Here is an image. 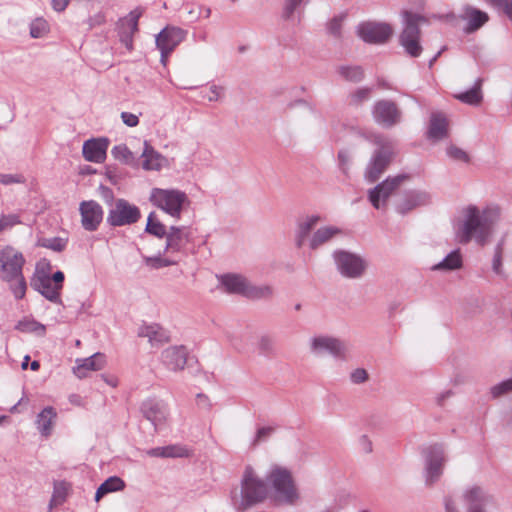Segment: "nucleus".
<instances>
[{
    "instance_id": "58",
    "label": "nucleus",
    "mask_w": 512,
    "mask_h": 512,
    "mask_svg": "<svg viewBox=\"0 0 512 512\" xmlns=\"http://www.w3.org/2000/svg\"><path fill=\"white\" fill-rule=\"evenodd\" d=\"M220 93H221V89L216 87V86H212L210 88V94L208 95V99L210 101H216L219 99L220 97Z\"/></svg>"
},
{
    "instance_id": "35",
    "label": "nucleus",
    "mask_w": 512,
    "mask_h": 512,
    "mask_svg": "<svg viewBox=\"0 0 512 512\" xmlns=\"http://www.w3.org/2000/svg\"><path fill=\"white\" fill-rule=\"evenodd\" d=\"M462 265V258L459 251H453L447 257L434 266L437 270H455L460 268Z\"/></svg>"
},
{
    "instance_id": "59",
    "label": "nucleus",
    "mask_w": 512,
    "mask_h": 512,
    "mask_svg": "<svg viewBox=\"0 0 512 512\" xmlns=\"http://www.w3.org/2000/svg\"><path fill=\"white\" fill-rule=\"evenodd\" d=\"M271 432H272V428H270V427H263V428L259 429L257 432L256 441H260L263 438L269 436L271 434Z\"/></svg>"
},
{
    "instance_id": "33",
    "label": "nucleus",
    "mask_w": 512,
    "mask_h": 512,
    "mask_svg": "<svg viewBox=\"0 0 512 512\" xmlns=\"http://www.w3.org/2000/svg\"><path fill=\"white\" fill-rule=\"evenodd\" d=\"M339 233L340 230L332 226L320 228L314 233L310 241V247L316 249Z\"/></svg>"
},
{
    "instance_id": "41",
    "label": "nucleus",
    "mask_w": 512,
    "mask_h": 512,
    "mask_svg": "<svg viewBox=\"0 0 512 512\" xmlns=\"http://www.w3.org/2000/svg\"><path fill=\"white\" fill-rule=\"evenodd\" d=\"M339 73L350 81H359L363 76V72L359 67H341Z\"/></svg>"
},
{
    "instance_id": "28",
    "label": "nucleus",
    "mask_w": 512,
    "mask_h": 512,
    "mask_svg": "<svg viewBox=\"0 0 512 512\" xmlns=\"http://www.w3.org/2000/svg\"><path fill=\"white\" fill-rule=\"evenodd\" d=\"M142 158V166L145 170H159L164 161V158L147 143H145Z\"/></svg>"
},
{
    "instance_id": "3",
    "label": "nucleus",
    "mask_w": 512,
    "mask_h": 512,
    "mask_svg": "<svg viewBox=\"0 0 512 512\" xmlns=\"http://www.w3.org/2000/svg\"><path fill=\"white\" fill-rule=\"evenodd\" d=\"M51 264L46 259L40 260L35 269V273L31 278V287L41 293L46 299L57 302L63 288L64 273L62 271L55 272L52 276Z\"/></svg>"
},
{
    "instance_id": "31",
    "label": "nucleus",
    "mask_w": 512,
    "mask_h": 512,
    "mask_svg": "<svg viewBox=\"0 0 512 512\" xmlns=\"http://www.w3.org/2000/svg\"><path fill=\"white\" fill-rule=\"evenodd\" d=\"M147 455L151 457H184L188 455V451L182 446L170 445L150 449L147 451Z\"/></svg>"
},
{
    "instance_id": "25",
    "label": "nucleus",
    "mask_w": 512,
    "mask_h": 512,
    "mask_svg": "<svg viewBox=\"0 0 512 512\" xmlns=\"http://www.w3.org/2000/svg\"><path fill=\"white\" fill-rule=\"evenodd\" d=\"M190 232L187 228L172 227L167 234V248L180 251L189 242Z\"/></svg>"
},
{
    "instance_id": "12",
    "label": "nucleus",
    "mask_w": 512,
    "mask_h": 512,
    "mask_svg": "<svg viewBox=\"0 0 512 512\" xmlns=\"http://www.w3.org/2000/svg\"><path fill=\"white\" fill-rule=\"evenodd\" d=\"M358 34L365 42L380 44L392 36L393 29L386 23L367 22L359 26Z\"/></svg>"
},
{
    "instance_id": "21",
    "label": "nucleus",
    "mask_w": 512,
    "mask_h": 512,
    "mask_svg": "<svg viewBox=\"0 0 512 512\" xmlns=\"http://www.w3.org/2000/svg\"><path fill=\"white\" fill-rule=\"evenodd\" d=\"M460 18L466 21L464 31L467 34L475 32L489 20L487 13L472 7L465 8Z\"/></svg>"
},
{
    "instance_id": "60",
    "label": "nucleus",
    "mask_w": 512,
    "mask_h": 512,
    "mask_svg": "<svg viewBox=\"0 0 512 512\" xmlns=\"http://www.w3.org/2000/svg\"><path fill=\"white\" fill-rule=\"evenodd\" d=\"M419 204H420V201H416V200H415V201H414V203H413V204H411V205L400 204V205H399V210H400V212L404 213V212H406V211L411 210L413 207H415V206H417V205H419Z\"/></svg>"
},
{
    "instance_id": "2",
    "label": "nucleus",
    "mask_w": 512,
    "mask_h": 512,
    "mask_svg": "<svg viewBox=\"0 0 512 512\" xmlns=\"http://www.w3.org/2000/svg\"><path fill=\"white\" fill-rule=\"evenodd\" d=\"M268 496L269 490L265 481L251 466H247L241 478L240 498L234 500L235 508L240 512L246 511L263 503Z\"/></svg>"
},
{
    "instance_id": "32",
    "label": "nucleus",
    "mask_w": 512,
    "mask_h": 512,
    "mask_svg": "<svg viewBox=\"0 0 512 512\" xmlns=\"http://www.w3.org/2000/svg\"><path fill=\"white\" fill-rule=\"evenodd\" d=\"M318 222V216H308L301 222H299L296 235L297 246L301 247L304 244L306 238L308 237V235L314 229Z\"/></svg>"
},
{
    "instance_id": "47",
    "label": "nucleus",
    "mask_w": 512,
    "mask_h": 512,
    "mask_svg": "<svg viewBox=\"0 0 512 512\" xmlns=\"http://www.w3.org/2000/svg\"><path fill=\"white\" fill-rule=\"evenodd\" d=\"M112 155L116 159L122 160V161H125V162H128L131 159V156H132L131 152L129 151V149L125 145L115 146L112 149Z\"/></svg>"
},
{
    "instance_id": "52",
    "label": "nucleus",
    "mask_w": 512,
    "mask_h": 512,
    "mask_svg": "<svg viewBox=\"0 0 512 512\" xmlns=\"http://www.w3.org/2000/svg\"><path fill=\"white\" fill-rule=\"evenodd\" d=\"M367 378H368V374H367L366 370H364V369H356L351 374V379L354 383H362V382L366 381Z\"/></svg>"
},
{
    "instance_id": "5",
    "label": "nucleus",
    "mask_w": 512,
    "mask_h": 512,
    "mask_svg": "<svg viewBox=\"0 0 512 512\" xmlns=\"http://www.w3.org/2000/svg\"><path fill=\"white\" fill-rule=\"evenodd\" d=\"M151 203L170 214L179 217L183 206L186 204L187 196L177 189L153 188L150 194Z\"/></svg>"
},
{
    "instance_id": "51",
    "label": "nucleus",
    "mask_w": 512,
    "mask_h": 512,
    "mask_svg": "<svg viewBox=\"0 0 512 512\" xmlns=\"http://www.w3.org/2000/svg\"><path fill=\"white\" fill-rule=\"evenodd\" d=\"M302 2V0H285L284 4V16L286 18L290 17L297 6Z\"/></svg>"
},
{
    "instance_id": "7",
    "label": "nucleus",
    "mask_w": 512,
    "mask_h": 512,
    "mask_svg": "<svg viewBox=\"0 0 512 512\" xmlns=\"http://www.w3.org/2000/svg\"><path fill=\"white\" fill-rule=\"evenodd\" d=\"M0 278L6 282H13L14 278L23 276L22 269L25 259L21 252L11 246L0 251Z\"/></svg>"
},
{
    "instance_id": "30",
    "label": "nucleus",
    "mask_w": 512,
    "mask_h": 512,
    "mask_svg": "<svg viewBox=\"0 0 512 512\" xmlns=\"http://www.w3.org/2000/svg\"><path fill=\"white\" fill-rule=\"evenodd\" d=\"M139 336L147 337L153 344H161L168 341L166 331L158 325L144 326L139 331Z\"/></svg>"
},
{
    "instance_id": "1",
    "label": "nucleus",
    "mask_w": 512,
    "mask_h": 512,
    "mask_svg": "<svg viewBox=\"0 0 512 512\" xmlns=\"http://www.w3.org/2000/svg\"><path fill=\"white\" fill-rule=\"evenodd\" d=\"M499 218L500 208L496 205H489L483 209L474 205L467 206L463 210V220L456 231L457 240L466 244L474 239L483 245Z\"/></svg>"
},
{
    "instance_id": "15",
    "label": "nucleus",
    "mask_w": 512,
    "mask_h": 512,
    "mask_svg": "<svg viewBox=\"0 0 512 512\" xmlns=\"http://www.w3.org/2000/svg\"><path fill=\"white\" fill-rule=\"evenodd\" d=\"M81 223L85 230L95 231L103 219V209L96 201H83L79 207Z\"/></svg>"
},
{
    "instance_id": "45",
    "label": "nucleus",
    "mask_w": 512,
    "mask_h": 512,
    "mask_svg": "<svg viewBox=\"0 0 512 512\" xmlns=\"http://www.w3.org/2000/svg\"><path fill=\"white\" fill-rule=\"evenodd\" d=\"M19 327L24 332H36L40 335L45 333V327L34 321L20 322Z\"/></svg>"
},
{
    "instance_id": "48",
    "label": "nucleus",
    "mask_w": 512,
    "mask_h": 512,
    "mask_svg": "<svg viewBox=\"0 0 512 512\" xmlns=\"http://www.w3.org/2000/svg\"><path fill=\"white\" fill-rule=\"evenodd\" d=\"M491 5L502 8L505 14L512 20V0H486Z\"/></svg>"
},
{
    "instance_id": "63",
    "label": "nucleus",
    "mask_w": 512,
    "mask_h": 512,
    "mask_svg": "<svg viewBox=\"0 0 512 512\" xmlns=\"http://www.w3.org/2000/svg\"><path fill=\"white\" fill-rule=\"evenodd\" d=\"M30 367H31V369H32L33 371H37V370L39 369V367H40V364H39V362H38V361H33V362L31 363Z\"/></svg>"
},
{
    "instance_id": "18",
    "label": "nucleus",
    "mask_w": 512,
    "mask_h": 512,
    "mask_svg": "<svg viewBox=\"0 0 512 512\" xmlns=\"http://www.w3.org/2000/svg\"><path fill=\"white\" fill-rule=\"evenodd\" d=\"M373 116L377 123L390 127L399 121L400 113L393 102L379 101L374 107Z\"/></svg>"
},
{
    "instance_id": "27",
    "label": "nucleus",
    "mask_w": 512,
    "mask_h": 512,
    "mask_svg": "<svg viewBox=\"0 0 512 512\" xmlns=\"http://www.w3.org/2000/svg\"><path fill=\"white\" fill-rule=\"evenodd\" d=\"M57 417V412L53 407L44 408L37 416V428L43 436H49L53 430V425Z\"/></svg>"
},
{
    "instance_id": "37",
    "label": "nucleus",
    "mask_w": 512,
    "mask_h": 512,
    "mask_svg": "<svg viewBox=\"0 0 512 512\" xmlns=\"http://www.w3.org/2000/svg\"><path fill=\"white\" fill-rule=\"evenodd\" d=\"M143 14L142 8H136L131 11L127 17L122 20V25L126 26L129 30L130 35L138 31V21Z\"/></svg>"
},
{
    "instance_id": "57",
    "label": "nucleus",
    "mask_w": 512,
    "mask_h": 512,
    "mask_svg": "<svg viewBox=\"0 0 512 512\" xmlns=\"http://www.w3.org/2000/svg\"><path fill=\"white\" fill-rule=\"evenodd\" d=\"M16 182H20V180L15 176L9 174H0V183L8 185Z\"/></svg>"
},
{
    "instance_id": "53",
    "label": "nucleus",
    "mask_w": 512,
    "mask_h": 512,
    "mask_svg": "<svg viewBox=\"0 0 512 512\" xmlns=\"http://www.w3.org/2000/svg\"><path fill=\"white\" fill-rule=\"evenodd\" d=\"M370 97L369 89H360L353 95V102L355 104L361 103L363 100H366Z\"/></svg>"
},
{
    "instance_id": "29",
    "label": "nucleus",
    "mask_w": 512,
    "mask_h": 512,
    "mask_svg": "<svg viewBox=\"0 0 512 512\" xmlns=\"http://www.w3.org/2000/svg\"><path fill=\"white\" fill-rule=\"evenodd\" d=\"M124 487L125 483L121 478L117 476L109 477L98 487L95 494V500L98 502L106 494L121 491L124 489Z\"/></svg>"
},
{
    "instance_id": "26",
    "label": "nucleus",
    "mask_w": 512,
    "mask_h": 512,
    "mask_svg": "<svg viewBox=\"0 0 512 512\" xmlns=\"http://www.w3.org/2000/svg\"><path fill=\"white\" fill-rule=\"evenodd\" d=\"M448 135V121L446 117L441 114H433L430 120L428 130V137L433 140H440Z\"/></svg>"
},
{
    "instance_id": "8",
    "label": "nucleus",
    "mask_w": 512,
    "mask_h": 512,
    "mask_svg": "<svg viewBox=\"0 0 512 512\" xmlns=\"http://www.w3.org/2000/svg\"><path fill=\"white\" fill-rule=\"evenodd\" d=\"M222 284L229 293L243 294L248 298L258 299L271 295L272 291L269 287L251 286L245 278L239 275H224L221 278Z\"/></svg>"
},
{
    "instance_id": "24",
    "label": "nucleus",
    "mask_w": 512,
    "mask_h": 512,
    "mask_svg": "<svg viewBox=\"0 0 512 512\" xmlns=\"http://www.w3.org/2000/svg\"><path fill=\"white\" fill-rule=\"evenodd\" d=\"M444 463L443 453L438 448H432L427 459V480L434 482L442 473Z\"/></svg>"
},
{
    "instance_id": "11",
    "label": "nucleus",
    "mask_w": 512,
    "mask_h": 512,
    "mask_svg": "<svg viewBox=\"0 0 512 512\" xmlns=\"http://www.w3.org/2000/svg\"><path fill=\"white\" fill-rule=\"evenodd\" d=\"M185 32L176 27L164 28L156 38L157 48L161 52V62L165 65L168 56L184 40Z\"/></svg>"
},
{
    "instance_id": "54",
    "label": "nucleus",
    "mask_w": 512,
    "mask_h": 512,
    "mask_svg": "<svg viewBox=\"0 0 512 512\" xmlns=\"http://www.w3.org/2000/svg\"><path fill=\"white\" fill-rule=\"evenodd\" d=\"M341 23H342V18H334L330 23H329V26H328V29H329V32L334 35V36H337L339 35V32H340V28H341Z\"/></svg>"
},
{
    "instance_id": "64",
    "label": "nucleus",
    "mask_w": 512,
    "mask_h": 512,
    "mask_svg": "<svg viewBox=\"0 0 512 512\" xmlns=\"http://www.w3.org/2000/svg\"><path fill=\"white\" fill-rule=\"evenodd\" d=\"M96 18H97V21H96V22H97L98 24H101V23H103V22H104V16H103V15H97V16H96Z\"/></svg>"
},
{
    "instance_id": "56",
    "label": "nucleus",
    "mask_w": 512,
    "mask_h": 512,
    "mask_svg": "<svg viewBox=\"0 0 512 512\" xmlns=\"http://www.w3.org/2000/svg\"><path fill=\"white\" fill-rule=\"evenodd\" d=\"M69 4V0H52V7L57 12H62Z\"/></svg>"
},
{
    "instance_id": "42",
    "label": "nucleus",
    "mask_w": 512,
    "mask_h": 512,
    "mask_svg": "<svg viewBox=\"0 0 512 512\" xmlns=\"http://www.w3.org/2000/svg\"><path fill=\"white\" fill-rule=\"evenodd\" d=\"M40 246L56 252H61L66 247V241L61 238L43 239L40 241Z\"/></svg>"
},
{
    "instance_id": "20",
    "label": "nucleus",
    "mask_w": 512,
    "mask_h": 512,
    "mask_svg": "<svg viewBox=\"0 0 512 512\" xmlns=\"http://www.w3.org/2000/svg\"><path fill=\"white\" fill-rule=\"evenodd\" d=\"M162 362L171 371L182 370L187 362V351L182 346L167 348L162 353Z\"/></svg>"
},
{
    "instance_id": "16",
    "label": "nucleus",
    "mask_w": 512,
    "mask_h": 512,
    "mask_svg": "<svg viewBox=\"0 0 512 512\" xmlns=\"http://www.w3.org/2000/svg\"><path fill=\"white\" fill-rule=\"evenodd\" d=\"M408 179L406 175H398L393 178L386 179L383 183L370 191L369 199L372 205L380 208V200L383 202L404 182Z\"/></svg>"
},
{
    "instance_id": "39",
    "label": "nucleus",
    "mask_w": 512,
    "mask_h": 512,
    "mask_svg": "<svg viewBox=\"0 0 512 512\" xmlns=\"http://www.w3.org/2000/svg\"><path fill=\"white\" fill-rule=\"evenodd\" d=\"M49 31V24L43 18H37L31 23L30 35L33 38H40L46 35Z\"/></svg>"
},
{
    "instance_id": "14",
    "label": "nucleus",
    "mask_w": 512,
    "mask_h": 512,
    "mask_svg": "<svg viewBox=\"0 0 512 512\" xmlns=\"http://www.w3.org/2000/svg\"><path fill=\"white\" fill-rule=\"evenodd\" d=\"M464 498L468 504V512H484L483 506L489 501V496L479 487H472L467 490ZM445 511L458 512L451 497L445 499Z\"/></svg>"
},
{
    "instance_id": "34",
    "label": "nucleus",
    "mask_w": 512,
    "mask_h": 512,
    "mask_svg": "<svg viewBox=\"0 0 512 512\" xmlns=\"http://www.w3.org/2000/svg\"><path fill=\"white\" fill-rule=\"evenodd\" d=\"M70 489L71 485L69 483L65 481L56 482L54 484V490L49 504L50 509L63 504L69 494Z\"/></svg>"
},
{
    "instance_id": "10",
    "label": "nucleus",
    "mask_w": 512,
    "mask_h": 512,
    "mask_svg": "<svg viewBox=\"0 0 512 512\" xmlns=\"http://www.w3.org/2000/svg\"><path fill=\"white\" fill-rule=\"evenodd\" d=\"M376 143L379 144L382 149L375 154L367 168L366 178L370 182H375L381 176L389 165L392 157V146L390 142L378 138Z\"/></svg>"
},
{
    "instance_id": "49",
    "label": "nucleus",
    "mask_w": 512,
    "mask_h": 512,
    "mask_svg": "<svg viewBox=\"0 0 512 512\" xmlns=\"http://www.w3.org/2000/svg\"><path fill=\"white\" fill-rule=\"evenodd\" d=\"M447 153L450 157H452L456 160L463 161V162L469 161L468 154L458 147H455V146L449 147L447 150Z\"/></svg>"
},
{
    "instance_id": "46",
    "label": "nucleus",
    "mask_w": 512,
    "mask_h": 512,
    "mask_svg": "<svg viewBox=\"0 0 512 512\" xmlns=\"http://www.w3.org/2000/svg\"><path fill=\"white\" fill-rule=\"evenodd\" d=\"M145 262L149 267L155 268V269H158L161 267H166V266L173 265L176 263V261H174V260H168V259H164L161 257L146 258Z\"/></svg>"
},
{
    "instance_id": "55",
    "label": "nucleus",
    "mask_w": 512,
    "mask_h": 512,
    "mask_svg": "<svg viewBox=\"0 0 512 512\" xmlns=\"http://www.w3.org/2000/svg\"><path fill=\"white\" fill-rule=\"evenodd\" d=\"M501 265H502V249L500 247L497 248L494 260H493V270L497 273H501Z\"/></svg>"
},
{
    "instance_id": "40",
    "label": "nucleus",
    "mask_w": 512,
    "mask_h": 512,
    "mask_svg": "<svg viewBox=\"0 0 512 512\" xmlns=\"http://www.w3.org/2000/svg\"><path fill=\"white\" fill-rule=\"evenodd\" d=\"M11 283V290L17 299L24 298L27 290V284L24 279V276H20L19 278H14L13 282Z\"/></svg>"
},
{
    "instance_id": "50",
    "label": "nucleus",
    "mask_w": 512,
    "mask_h": 512,
    "mask_svg": "<svg viewBox=\"0 0 512 512\" xmlns=\"http://www.w3.org/2000/svg\"><path fill=\"white\" fill-rule=\"evenodd\" d=\"M121 119L129 127H135L139 123L138 116L130 112H122Z\"/></svg>"
},
{
    "instance_id": "9",
    "label": "nucleus",
    "mask_w": 512,
    "mask_h": 512,
    "mask_svg": "<svg viewBox=\"0 0 512 512\" xmlns=\"http://www.w3.org/2000/svg\"><path fill=\"white\" fill-rule=\"evenodd\" d=\"M140 218V210L124 199H118L109 211L107 221L112 226H124L135 223Z\"/></svg>"
},
{
    "instance_id": "38",
    "label": "nucleus",
    "mask_w": 512,
    "mask_h": 512,
    "mask_svg": "<svg viewBox=\"0 0 512 512\" xmlns=\"http://www.w3.org/2000/svg\"><path fill=\"white\" fill-rule=\"evenodd\" d=\"M146 231L157 237H162L166 233L165 226L156 218L154 213L148 216Z\"/></svg>"
},
{
    "instance_id": "17",
    "label": "nucleus",
    "mask_w": 512,
    "mask_h": 512,
    "mask_svg": "<svg viewBox=\"0 0 512 512\" xmlns=\"http://www.w3.org/2000/svg\"><path fill=\"white\" fill-rule=\"evenodd\" d=\"M106 357L102 353H95L84 359H77L73 367V373L80 379L86 378L91 372L99 371L104 368Z\"/></svg>"
},
{
    "instance_id": "23",
    "label": "nucleus",
    "mask_w": 512,
    "mask_h": 512,
    "mask_svg": "<svg viewBox=\"0 0 512 512\" xmlns=\"http://www.w3.org/2000/svg\"><path fill=\"white\" fill-rule=\"evenodd\" d=\"M143 412L145 417L151 421L155 427L163 424L168 415V411L165 405L158 402H146L143 405Z\"/></svg>"
},
{
    "instance_id": "13",
    "label": "nucleus",
    "mask_w": 512,
    "mask_h": 512,
    "mask_svg": "<svg viewBox=\"0 0 512 512\" xmlns=\"http://www.w3.org/2000/svg\"><path fill=\"white\" fill-rule=\"evenodd\" d=\"M335 260L341 274L349 278L361 276L366 267L359 256L344 251L335 253Z\"/></svg>"
},
{
    "instance_id": "44",
    "label": "nucleus",
    "mask_w": 512,
    "mask_h": 512,
    "mask_svg": "<svg viewBox=\"0 0 512 512\" xmlns=\"http://www.w3.org/2000/svg\"><path fill=\"white\" fill-rule=\"evenodd\" d=\"M512 391V378L495 385L491 389L493 397H499Z\"/></svg>"
},
{
    "instance_id": "19",
    "label": "nucleus",
    "mask_w": 512,
    "mask_h": 512,
    "mask_svg": "<svg viewBox=\"0 0 512 512\" xmlns=\"http://www.w3.org/2000/svg\"><path fill=\"white\" fill-rule=\"evenodd\" d=\"M108 141L106 139L87 140L83 144V157L85 160L94 163H102L106 159Z\"/></svg>"
},
{
    "instance_id": "36",
    "label": "nucleus",
    "mask_w": 512,
    "mask_h": 512,
    "mask_svg": "<svg viewBox=\"0 0 512 512\" xmlns=\"http://www.w3.org/2000/svg\"><path fill=\"white\" fill-rule=\"evenodd\" d=\"M480 86H481V80H478L476 83V86L472 88L471 90L461 93L456 96L457 99L460 101L471 104V105H477L481 102L482 96L480 93Z\"/></svg>"
},
{
    "instance_id": "61",
    "label": "nucleus",
    "mask_w": 512,
    "mask_h": 512,
    "mask_svg": "<svg viewBox=\"0 0 512 512\" xmlns=\"http://www.w3.org/2000/svg\"><path fill=\"white\" fill-rule=\"evenodd\" d=\"M261 345L264 349H268L271 346V341L268 338L261 339Z\"/></svg>"
},
{
    "instance_id": "43",
    "label": "nucleus",
    "mask_w": 512,
    "mask_h": 512,
    "mask_svg": "<svg viewBox=\"0 0 512 512\" xmlns=\"http://www.w3.org/2000/svg\"><path fill=\"white\" fill-rule=\"evenodd\" d=\"M20 223L19 216L16 214L2 215L0 217V232L11 228Z\"/></svg>"
},
{
    "instance_id": "6",
    "label": "nucleus",
    "mask_w": 512,
    "mask_h": 512,
    "mask_svg": "<svg viewBox=\"0 0 512 512\" xmlns=\"http://www.w3.org/2000/svg\"><path fill=\"white\" fill-rule=\"evenodd\" d=\"M404 17L405 27L400 35V43L408 55L411 57H418L422 52V47L419 43V25L425 22V19L418 14L408 11L404 12Z\"/></svg>"
},
{
    "instance_id": "62",
    "label": "nucleus",
    "mask_w": 512,
    "mask_h": 512,
    "mask_svg": "<svg viewBox=\"0 0 512 512\" xmlns=\"http://www.w3.org/2000/svg\"><path fill=\"white\" fill-rule=\"evenodd\" d=\"M70 402L73 403V404H76V405H79L80 404V398L79 396L77 395H72L70 397Z\"/></svg>"
},
{
    "instance_id": "4",
    "label": "nucleus",
    "mask_w": 512,
    "mask_h": 512,
    "mask_svg": "<svg viewBox=\"0 0 512 512\" xmlns=\"http://www.w3.org/2000/svg\"><path fill=\"white\" fill-rule=\"evenodd\" d=\"M267 480L273 489L276 502L294 504L299 499L297 487L289 470L275 466L268 473Z\"/></svg>"
},
{
    "instance_id": "22",
    "label": "nucleus",
    "mask_w": 512,
    "mask_h": 512,
    "mask_svg": "<svg viewBox=\"0 0 512 512\" xmlns=\"http://www.w3.org/2000/svg\"><path fill=\"white\" fill-rule=\"evenodd\" d=\"M313 350L317 353L329 352L333 355L340 356L345 352V345L339 340L329 337L314 338Z\"/></svg>"
}]
</instances>
